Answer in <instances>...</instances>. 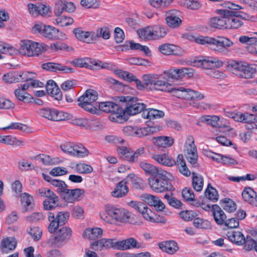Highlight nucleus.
<instances>
[{
	"mask_svg": "<svg viewBox=\"0 0 257 257\" xmlns=\"http://www.w3.org/2000/svg\"><path fill=\"white\" fill-rule=\"evenodd\" d=\"M195 42L201 45H210L212 49L216 52L225 54L228 52V48L233 46V43L224 37L217 38L199 36L194 38Z\"/></svg>",
	"mask_w": 257,
	"mask_h": 257,
	"instance_id": "1",
	"label": "nucleus"
},
{
	"mask_svg": "<svg viewBox=\"0 0 257 257\" xmlns=\"http://www.w3.org/2000/svg\"><path fill=\"white\" fill-rule=\"evenodd\" d=\"M100 216L104 221L112 224L116 221H127L130 218V213L124 208L106 205L104 207V211L100 212Z\"/></svg>",
	"mask_w": 257,
	"mask_h": 257,
	"instance_id": "2",
	"label": "nucleus"
},
{
	"mask_svg": "<svg viewBox=\"0 0 257 257\" xmlns=\"http://www.w3.org/2000/svg\"><path fill=\"white\" fill-rule=\"evenodd\" d=\"M171 174L166 171L160 170L148 179V184L152 190L157 193H162L170 189L172 187L169 183Z\"/></svg>",
	"mask_w": 257,
	"mask_h": 257,
	"instance_id": "3",
	"label": "nucleus"
},
{
	"mask_svg": "<svg viewBox=\"0 0 257 257\" xmlns=\"http://www.w3.org/2000/svg\"><path fill=\"white\" fill-rule=\"evenodd\" d=\"M48 46L44 44H40L31 40L22 41L19 48L20 54L28 56H39L47 50Z\"/></svg>",
	"mask_w": 257,
	"mask_h": 257,
	"instance_id": "4",
	"label": "nucleus"
},
{
	"mask_svg": "<svg viewBox=\"0 0 257 257\" xmlns=\"http://www.w3.org/2000/svg\"><path fill=\"white\" fill-rule=\"evenodd\" d=\"M98 98L97 92L93 89H88L78 99V105L85 110L95 114L97 108L93 105Z\"/></svg>",
	"mask_w": 257,
	"mask_h": 257,
	"instance_id": "5",
	"label": "nucleus"
},
{
	"mask_svg": "<svg viewBox=\"0 0 257 257\" xmlns=\"http://www.w3.org/2000/svg\"><path fill=\"white\" fill-rule=\"evenodd\" d=\"M217 13L226 16V29H237L243 25L237 12L228 10H218Z\"/></svg>",
	"mask_w": 257,
	"mask_h": 257,
	"instance_id": "6",
	"label": "nucleus"
},
{
	"mask_svg": "<svg viewBox=\"0 0 257 257\" xmlns=\"http://www.w3.org/2000/svg\"><path fill=\"white\" fill-rule=\"evenodd\" d=\"M32 31L34 34H39L49 39H57L59 37L58 29L42 23L35 24L32 27Z\"/></svg>",
	"mask_w": 257,
	"mask_h": 257,
	"instance_id": "7",
	"label": "nucleus"
},
{
	"mask_svg": "<svg viewBox=\"0 0 257 257\" xmlns=\"http://www.w3.org/2000/svg\"><path fill=\"white\" fill-rule=\"evenodd\" d=\"M71 63L76 67L88 68L90 69L109 68L108 63L88 57L75 59Z\"/></svg>",
	"mask_w": 257,
	"mask_h": 257,
	"instance_id": "8",
	"label": "nucleus"
},
{
	"mask_svg": "<svg viewBox=\"0 0 257 257\" xmlns=\"http://www.w3.org/2000/svg\"><path fill=\"white\" fill-rule=\"evenodd\" d=\"M171 92L175 96L187 100H201L204 98L203 95L201 93L183 87H173Z\"/></svg>",
	"mask_w": 257,
	"mask_h": 257,
	"instance_id": "9",
	"label": "nucleus"
},
{
	"mask_svg": "<svg viewBox=\"0 0 257 257\" xmlns=\"http://www.w3.org/2000/svg\"><path fill=\"white\" fill-rule=\"evenodd\" d=\"M38 113L41 116L53 121H63L70 118V114L51 108H43Z\"/></svg>",
	"mask_w": 257,
	"mask_h": 257,
	"instance_id": "10",
	"label": "nucleus"
},
{
	"mask_svg": "<svg viewBox=\"0 0 257 257\" xmlns=\"http://www.w3.org/2000/svg\"><path fill=\"white\" fill-rule=\"evenodd\" d=\"M184 154L188 161L191 164H195L198 160V153L192 136L187 137L184 146Z\"/></svg>",
	"mask_w": 257,
	"mask_h": 257,
	"instance_id": "11",
	"label": "nucleus"
},
{
	"mask_svg": "<svg viewBox=\"0 0 257 257\" xmlns=\"http://www.w3.org/2000/svg\"><path fill=\"white\" fill-rule=\"evenodd\" d=\"M99 109L106 113H111L109 119L113 121H117L115 117L120 116L122 111L119 105L111 101L101 102L98 104Z\"/></svg>",
	"mask_w": 257,
	"mask_h": 257,
	"instance_id": "12",
	"label": "nucleus"
},
{
	"mask_svg": "<svg viewBox=\"0 0 257 257\" xmlns=\"http://www.w3.org/2000/svg\"><path fill=\"white\" fill-rule=\"evenodd\" d=\"M194 65L206 69H212L223 65V62L217 58L204 57L194 60Z\"/></svg>",
	"mask_w": 257,
	"mask_h": 257,
	"instance_id": "13",
	"label": "nucleus"
},
{
	"mask_svg": "<svg viewBox=\"0 0 257 257\" xmlns=\"http://www.w3.org/2000/svg\"><path fill=\"white\" fill-rule=\"evenodd\" d=\"M123 101L128 102L125 108V112L130 115H135L145 110L146 105L143 103L137 102V99L136 97L131 96L124 97Z\"/></svg>",
	"mask_w": 257,
	"mask_h": 257,
	"instance_id": "14",
	"label": "nucleus"
},
{
	"mask_svg": "<svg viewBox=\"0 0 257 257\" xmlns=\"http://www.w3.org/2000/svg\"><path fill=\"white\" fill-rule=\"evenodd\" d=\"M117 245L119 249L127 250L131 248H144L146 244L143 242H139L134 237H130L117 242Z\"/></svg>",
	"mask_w": 257,
	"mask_h": 257,
	"instance_id": "15",
	"label": "nucleus"
},
{
	"mask_svg": "<svg viewBox=\"0 0 257 257\" xmlns=\"http://www.w3.org/2000/svg\"><path fill=\"white\" fill-rule=\"evenodd\" d=\"M179 17L180 13L175 10L167 12L165 19L168 26L172 28H176L180 26L182 21Z\"/></svg>",
	"mask_w": 257,
	"mask_h": 257,
	"instance_id": "16",
	"label": "nucleus"
},
{
	"mask_svg": "<svg viewBox=\"0 0 257 257\" xmlns=\"http://www.w3.org/2000/svg\"><path fill=\"white\" fill-rule=\"evenodd\" d=\"M116 244H117V242L114 239L102 238L92 242L90 244V247L91 249L97 250H101L103 247H113Z\"/></svg>",
	"mask_w": 257,
	"mask_h": 257,
	"instance_id": "17",
	"label": "nucleus"
},
{
	"mask_svg": "<svg viewBox=\"0 0 257 257\" xmlns=\"http://www.w3.org/2000/svg\"><path fill=\"white\" fill-rule=\"evenodd\" d=\"M173 87L172 85L167 81L164 74L161 75L157 74L154 90L171 92Z\"/></svg>",
	"mask_w": 257,
	"mask_h": 257,
	"instance_id": "18",
	"label": "nucleus"
},
{
	"mask_svg": "<svg viewBox=\"0 0 257 257\" xmlns=\"http://www.w3.org/2000/svg\"><path fill=\"white\" fill-rule=\"evenodd\" d=\"M151 157L158 164L164 166L172 167L175 164V160L169 155L168 153L161 154L154 153L152 155Z\"/></svg>",
	"mask_w": 257,
	"mask_h": 257,
	"instance_id": "19",
	"label": "nucleus"
},
{
	"mask_svg": "<svg viewBox=\"0 0 257 257\" xmlns=\"http://www.w3.org/2000/svg\"><path fill=\"white\" fill-rule=\"evenodd\" d=\"M84 191L80 189H68L64 190L61 195L64 200L68 203H72L83 194Z\"/></svg>",
	"mask_w": 257,
	"mask_h": 257,
	"instance_id": "20",
	"label": "nucleus"
},
{
	"mask_svg": "<svg viewBox=\"0 0 257 257\" xmlns=\"http://www.w3.org/2000/svg\"><path fill=\"white\" fill-rule=\"evenodd\" d=\"M76 38L79 41L89 44L94 43V32L84 31L81 28H76L73 31Z\"/></svg>",
	"mask_w": 257,
	"mask_h": 257,
	"instance_id": "21",
	"label": "nucleus"
},
{
	"mask_svg": "<svg viewBox=\"0 0 257 257\" xmlns=\"http://www.w3.org/2000/svg\"><path fill=\"white\" fill-rule=\"evenodd\" d=\"M46 89L48 94L57 100H60L62 98V94L59 88L52 80H49L47 81L46 85Z\"/></svg>",
	"mask_w": 257,
	"mask_h": 257,
	"instance_id": "22",
	"label": "nucleus"
},
{
	"mask_svg": "<svg viewBox=\"0 0 257 257\" xmlns=\"http://www.w3.org/2000/svg\"><path fill=\"white\" fill-rule=\"evenodd\" d=\"M43 69L51 71H56L57 70L62 71L66 73H71L73 72V69L66 66L62 65L59 63L48 62L42 64Z\"/></svg>",
	"mask_w": 257,
	"mask_h": 257,
	"instance_id": "23",
	"label": "nucleus"
},
{
	"mask_svg": "<svg viewBox=\"0 0 257 257\" xmlns=\"http://www.w3.org/2000/svg\"><path fill=\"white\" fill-rule=\"evenodd\" d=\"M126 180L119 182L114 190L111 192V195L115 198H121L126 195L128 192V188L126 185Z\"/></svg>",
	"mask_w": 257,
	"mask_h": 257,
	"instance_id": "24",
	"label": "nucleus"
},
{
	"mask_svg": "<svg viewBox=\"0 0 257 257\" xmlns=\"http://www.w3.org/2000/svg\"><path fill=\"white\" fill-rule=\"evenodd\" d=\"M242 196L245 202L257 207V195L251 188H245L242 192Z\"/></svg>",
	"mask_w": 257,
	"mask_h": 257,
	"instance_id": "25",
	"label": "nucleus"
},
{
	"mask_svg": "<svg viewBox=\"0 0 257 257\" xmlns=\"http://www.w3.org/2000/svg\"><path fill=\"white\" fill-rule=\"evenodd\" d=\"M237 121L250 124L251 127L248 126V129L257 128V125L255 123L257 122V117L255 116L254 114L247 112H239L238 120Z\"/></svg>",
	"mask_w": 257,
	"mask_h": 257,
	"instance_id": "26",
	"label": "nucleus"
},
{
	"mask_svg": "<svg viewBox=\"0 0 257 257\" xmlns=\"http://www.w3.org/2000/svg\"><path fill=\"white\" fill-rule=\"evenodd\" d=\"M103 230L99 227L86 228L83 233V236L90 240H95L102 236Z\"/></svg>",
	"mask_w": 257,
	"mask_h": 257,
	"instance_id": "27",
	"label": "nucleus"
},
{
	"mask_svg": "<svg viewBox=\"0 0 257 257\" xmlns=\"http://www.w3.org/2000/svg\"><path fill=\"white\" fill-rule=\"evenodd\" d=\"M17 242L15 238L7 237L3 239L1 242V250L3 253H8L14 250L17 246Z\"/></svg>",
	"mask_w": 257,
	"mask_h": 257,
	"instance_id": "28",
	"label": "nucleus"
},
{
	"mask_svg": "<svg viewBox=\"0 0 257 257\" xmlns=\"http://www.w3.org/2000/svg\"><path fill=\"white\" fill-rule=\"evenodd\" d=\"M160 248L169 254H173L179 250L177 243L174 240L163 241L159 244Z\"/></svg>",
	"mask_w": 257,
	"mask_h": 257,
	"instance_id": "29",
	"label": "nucleus"
},
{
	"mask_svg": "<svg viewBox=\"0 0 257 257\" xmlns=\"http://www.w3.org/2000/svg\"><path fill=\"white\" fill-rule=\"evenodd\" d=\"M212 211L215 222L219 225L224 224L226 219V215L218 205H212Z\"/></svg>",
	"mask_w": 257,
	"mask_h": 257,
	"instance_id": "30",
	"label": "nucleus"
},
{
	"mask_svg": "<svg viewBox=\"0 0 257 257\" xmlns=\"http://www.w3.org/2000/svg\"><path fill=\"white\" fill-rule=\"evenodd\" d=\"M226 236L230 241L235 244L243 245L244 236L241 232L231 230L227 232Z\"/></svg>",
	"mask_w": 257,
	"mask_h": 257,
	"instance_id": "31",
	"label": "nucleus"
},
{
	"mask_svg": "<svg viewBox=\"0 0 257 257\" xmlns=\"http://www.w3.org/2000/svg\"><path fill=\"white\" fill-rule=\"evenodd\" d=\"M154 143L159 148H167L173 145L174 140L171 137L160 136L154 138Z\"/></svg>",
	"mask_w": 257,
	"mask_h": 257,
	"instance_id": "32",
	"label": "nucleus"
},
{
	"mask_svg": "<svg viewBox=\"0 0 257 257\" xmlns=\"http://www.w3.org/2000/svg\"><path fill=\"white\" fill-rule=\"evenodd\" d=\"M164 115L163 111L151 108L145 109L142 114L144 118L150 119L160 118L164 117Z\"/></svg>",
	"mask_w": 257,
	"mask_h": 257,
	"instance_id": "33",
	"label": "nucleus"
},
{
	"mask_svg": "<svg viewBox=\"0 0 257 257\" xmlns=\"http://www.w3.org/2000/svg\"><path fill=\"white\" fill-rule=\"evenodd\" d=\"M72 229L67 226H64L59 229L55 236V240L58 241H64L69 240L72 236Z\"/></svg>",
	"mask_w": 257,
	"mask_h": 257,
	"instance_id": "34",
	"label": "nucleus"
},
{
	"mask_svg": "<svg viewBox=\"0 0 257 257\" xmlns=\"http://www.w3.org/2000/svg\"><path fill=\"white\" fill-rule=\"evenodd\" d=\"M139 165L140 167L145 171L146 174L151 175L152 176L156 174L160 170L162 169L160 167H156L148 163L145 160L140 161Z\"/></svg>",
	"mask_w": 257,
	"mask_h": 257,
	"instance_id": "35",
	"label": "nucleus"
},
{
	"mask_svg": "<svg viewBox=\"0 0 257 257\" xmlns=\"http://www.w3.org/2000/svg\"><path fill=\"white\" fill-rule=\"evenodd\" d=\"M219 17H215L209 20L210 26L214 28L219 29H226V16L219 15Z\"/></svg>",
	"mask_w": 257,
	"mask_h": 257,
	"instance_id": "36",
	"label": "nucleus"
},
{
	"mask_svg": "<svg viewBox=\"0 0 257 257\" xmlns=\"http://www.w3.org/2000/svg\"><path fill=\"white\" fill-rule=\"evenodd\" d=\"M255 72L256 68L254 64H250L245 62L239 77L245 79L251 78Z\"/></svg>",
	"mask_w": 257,
	"mask_h": 257,
	"instance_id": "37",
	"label": "nucleus"
},
{
	"mask_svg": "<svg viewBox=\"0 0 257 257\" xmlns=\"http://www.w3.org/2000/svg\"><path fill=\"white\" fill-rule=\"evenodd\" d=\"M245 62L231 60L228 62V67L231 72L239 77Z\"/></svg>",
	"mask_w": 257,
	"mask_h": 257,
	"instance_id": "38",
	"label": "nucleus"
},
{
	"mask_svg": "<svg viewBox=\"0 0 257 257\" xmlns=\"http://www.w3.org/2000/svg\"><path fill=\"white\" fill-rule=\"evenodd\" d=\"M204 185V179L203 177L197 173L193 172L192 176V186L196 192H200Z\"/></svg>",
	"mask_w": 257,
	"mask_h": 257,
	"instance_id": "39",
	"label": "nucleus"
},
{
	"mask_svg": "<svg viewBox=\"0 0 257 257\" xmlns=\"http://www.w3.org/2000/svg\"><path fill=\"white\" fill-rule=\"evenodd\" d=\"M219 119V117L217 115H203L199 117V121L213 127H220Z\"/></svg>",
	"mask_w": 257,
	"mask_h": 257,
	"instance_id": "40",
	"label": "nucleus"
},
{
	"mask_svg": "<svg viewBox=\"0 0 257 257\" xmlns=\"http://www.w3.org/2000/svg\"><path fill=\"white\" fill-rule=\"evenodd\" d=\"M179 47L175 45L166 43L160 45L159 47V51L163 54L177 55Z\"/></svg>",
	"mask_w": 257,
	"mask_h": 257,
	"instance_id": "41",
	"label": "nucleus"
},
{
	"mask_svg": "<svg viewBox=\"0 0 257 257\" xmlns=\"http://www.w3.org/2000/svg\"><path fill=\"white\" fill-rule=\"evenodd\" d=\"M117 152L120 158L132 163V150L125 146H118Z\"/></svg>",
	"mask_w": 257,
	"mask_h": 257,
	"instance_id": "42",
	"label": "nucleus"
},
{
	"mask_svg": "<svg viewBox=\"0 0 257 257\" xmlns=\"http://www.w3.org/2000/svg\"><path fill=\"white\" fill-rule=\"evenodd\" d=\"M14 93L16 97L20 101H24L25 103L32 102L33 99V97L29 93L21 90L20 87L15 89Z\"/></svg>",
	"mask_w": 257,
	"mask_h": 257,
	"instance_id": "43",
	"label": "nucleus"
},
{
	"mask_svg": "<svg viewBox=\"0 0 257 257\" xmlns=\"http://www.w3.org/2000/svg\"><path fill=\"white\" fill-rule=\"evenodd\" d=\"M59 198L56 194L52 195V197H49L43 202L44 208L45 210H50L58 206Z\"/></svg>",
	"mask_w": 257,
	"mask_h": 257,
	"instance_id": "44",
	"label": "nucleus"
},
{
	"mask_svg": "<svg viewBox=\"0 0 257 257\" xmlns=\"http://www.w3.org/2000/svg\"><path fill=\"white\" fill-rule=\"evenodd\" d=\"M157 76V74H148L143 76V81L146 88L154 90Z\"/></svg>",
	"mask_w": 257,
	"mask_h": 257,
	"instance_id": "45",
	"label": "nucleus"
},
{
	"mask_svg": "<svg viewBox=\"0 0 257 257\" xmlns=\"http://www.w3.org/2000/svg\"><path fill=\"white\" fill-rule=\"evenodd\" d=\"M110 36L109 29L107 27H103L99 28L96 30V33L94 32L93 39L94 42H95L99 37L102 38L103 39H109Z\"/></svg>",
	"mask_w": 257,
	"mask_h": 257,
	"instance_id": "46",
	"label": "nucleus"
},
{
	"mask_svg": "<svg viewBox=\"0 0 257 257\" xmlns=\"http://www.w3.org/2000/svg\"><path fill=\"white\" fill-rule=\"evenodd\" d=\"M0 143L17 146H24L25 144L24 141L18 140L16 137L11 136H5L2 139H0Z\"/></svg>",
	"mask_w": 257,
	"mask_h": 257,
	"instance_id": "47",
	"label": "nucleus"
},
{
	"mask_svg": "<svg viewBox=\"0 0 257 257\" xmlns=\"http://www.w3.org/2000/svg\"><path fill=\"white\" fill-rule=\"evenodd\" d=\"M174 0H149V4L153 7L163 10L167 8Z\"/></svg>",
	"mask_w": 257,
	"mask_h": 257,
	"instance_id": "48",
	"label": "nucleus"
},
{
	"mask_svg": "<svg viewBox=\"0 0 257 257\" xmlns=\"http://www.w3.org/2000/svg\"><path fill=\"white\" fill-rule=\"evenodd\" d=\"M205 196L209 200L215 202L218 200V193L216 189L213 188L210 184H208L205 191Z\"/></svg>",
	"mask_w": 257,
	"mask_h": 257,
	"instance_id": "49",
	"label": "nucleus"
},
{
	"mask_svg": "<svg viewBox=\"0 0 257 257\" xmlns=\"http://www.w3.org/2000/svg\"><path fill=\"white\" fill-rule=\"evenodd\" d=\"M153 26H150L138 31V34L141 38L150 40H153Z\"/></svg>",
	"mask_w": 257,
	"mask_h": 257,
	"instance_id": "50",
	"label": "nucleus"
},
{
	"mask_svg": "<svg viewBox=\"0 0 257 257\" xmlns=\"http://www.w3.org/2000/svg\"><path fill=\"white\" fill-rule=\"evenodd\" d=\"M73 156L78 158H83L88 156V151L82 145H74Z\"/></svg>",
	"mask_w": 257,
	"mask_h": 257,
	"instance_id": "51",
	"label": "nucleus"
},
{
	"mask_svg": "<svg viewBox=\"0 0 257 257\" xmlns=\"http://www.w3.org/2000/svg\"><path fill=\"white\" fill-rule=\"evenodd\" d=\"M184 73V69H169L164 71V75L168 76L169 78L178 79L181 77L182 74Z\"/></svg>",
	"mask_w": 257,
	"mask_h": 257,
	"instance_id": "52",
	"label": "nucleus"
},
{
	"mask_svg": "<svg viewBox=\"0 0 257 257\" xmlns=\"http://www.w3.org/2000/svg\"><path fill=\"white\" fill-rule=\"evenodd\" d=\"M48 220L50 222L48 226V230L51 233H54L60 224L55 219V216L52 212H49Z\"/></svg>",
	"mask_w": 257,
	"mask_h": 257,
	"instance_id": "53",
	"label": "nucleus"
},
{
	"mask_svg": "<svg viewBox=\"0 0 257 257\" xmlns=\"http://www.w3.org/2000/svg\"><path fill=\"white\" fill-rule=\"evenodd\" d=\"M221 201L222 202V207L227 212L231 213L236 210L237 208L236 204L231 199L225 198Z\"/></svg>",
	"mask_w": 257,
	"mask_h": 257,
	"instance_id": "54",
	"label": "nucleus"
},
{
	"mask_svg": "<svg viewBox=\"0 0 257 257\" xmlns=\"http://www.w3.org/2000/svg\"><path fill=\"white\" fill-rule=\"evenodd\" d=\"M153 40H157L164 37L167 34L166 29L161 26H153Z\"/></svg>",
	"mask_w": 257,
	"mask_h": 257,
	"instance_id": "55",
	"label": "nucleus"
},
{
	"mask_svg": "<svg viewBox=\"0 0 257 257\" xmlns=\"http://www.w3.org/2000/svg\"><path fill=\"white\" fill-rule=\"evenodd\" d=\"M3 81L8 83L19 82L17 71L9 72L3 75Z\"/></svg>",
	"mask_w": 257,
	"mask_h": 257,
	"instance_id": "56",
	"label": "nucleus"
},
{
	"mask_svg": "<svg viewBox=\"0 0 257 257\" xmlns=\"http://www.w3.org/2000/svg\"><path fill=\"white\" fill-rule=\"evenodd\" d=\"M256 241L250 235H247L246 237H244V240L243 241V248L246 250H251L256 248Z\"/></svg>",
	"mask_w": 257,
	"mask_h": 257,
	"instance_id": "57",
	"label": "nucleus"
},
{
	"mask_svg": "<svg viewBox=\"0 0 257 257\" xmlns=\"http://www.w3.org/2000/svg\"><path fill=\"white\" fill-rule=\"evenodd\" d=\"M19 82L31 80L36 77V73L32 72L17 71Z\"/></svg>",
	"mask_w": 257,
	"mask_h": 257,
	"instance_id": "58",
	"label": "nucleus"
},
{
	"mask_svg": "<svg viewBox=\"0 0 257 257\" xmlns=\"http://www.w3.org/2000/svg\"><path fill=\"white\" fill-rule=\"evenodd\" d=\"M194 225L199 228L208 229L211 227L210 222L206 220L200 218H196L193 221Z\"/></svg>",
	"mask_w": 257,
	"mask_h": 257,
	"instance_id": "59",
	"label": "nucleus"
},
{
	"mask_svg": "<svg viewBox=\"0 0 257 257\" xmlns=\"http://www.w3.org/2000/svg\"><path fill=\"white\" fill-rule=\"evenodd\" d=\"M76 171L80 174H88L93 171V168L89 165L85 163H80L76 165Z\"/></svg>",
	"mask_w": 257,
	"mask_h": 257,
	"instance_id": "60",
	"label": "nucleus"
},
{
	"mask_svg": "<svg viewBox=\"0 0 257 257\" xmlns=\"http://www.w3.org/2000/svg\"><path fill=\"white\" fill-rule=\"evenodd\" d=\"M55 23L61 27H65L71 25L73 23L72 18L67 16H61L55 20Z\"/></svg>",
	"mask_w": 257,
	"mask_h": 257,
	"instance_id": "61",
	"label": "nucleus"
},
{
	"mask_svg": "<svg viewBox=\"0 0 257 257\" xmlns=\"http://www.w3.org/2000/svg\"><path fill=\"white\" fill-rule=\"evenodd\" d=\"M17 52L16 49L11 45L6 44H0V53L6 54L9 55H13Z\"/></svg>",
	"mask_w": 257,
	"mask_h": 257,
	"instance_id": "62",
	"label": "nucleus"
},
{
	"mask_svg": "<svg viewBox=\"0 0 257 257\" xmlns=\"http://www.w3.org/2000/svg\"><path fill=\"white\" fill-rule=\"evenodd\" d=\"M69 213L68 212L61 211L57 214L55 219L60 225H63L67 222L69 218Z\"/></svg>",
	"mask_w": 257,
	"mask_h": 257,
	"instance_id": "63",
	"label": "nucleus"
},
{
	"mask_svg": "<svg viewBox=\"0 0 257 257\" xmlns=\"http://www.w3.org/2000/svg\"><path fill=\"white\" fill-rule=\"evenodd\" d=\"M144 208L142 209L140 213H141L143 217L147 220L149 221L150 222H153L154 217H153V213L152 210L146 205L145 204Z\"/></svg>",
	"mask_w": 257,
	"mask_h": 257,
	"instance_id": "64",
	"label": "nucleus"
}]
</instances>
